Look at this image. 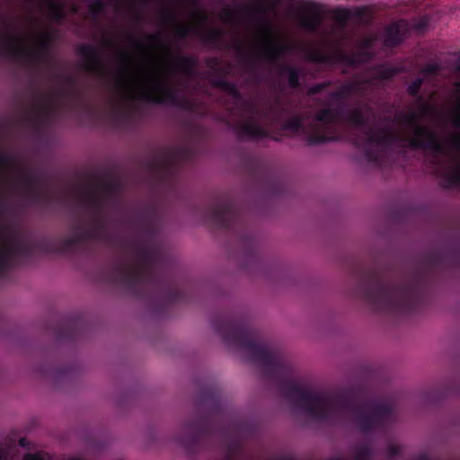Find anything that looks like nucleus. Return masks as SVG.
Here are the masks:
<instances>
[{"label":"nucleus","instance_id":"a878e982","mask_svg":"<svg viewBox=\"0 0 460 460\" xmlns=\"http://www.w3.org/2000/svg\"><path fill=\"white\" fill-rule=\"evenodd\" d=\"M453 124L456 129L460 128V104L457 106L456 111L454 112Z\"/></svg>","mask_w":460,"mask_h":460},{"label":"nucleus","instance_id":"f8f14e48","mask_svg":"<svg viewBox=\"0 0 460 460\" xmlns=\"http://www.w3.org/2000/svg\"><path fill=\"white\" fill-rule=\"evenodd\" d=\"M64 101L65 96L61 93L50 92L40 94L33 104L32 117L40 121L49 119Z\"/></svg>","mask_w":460,"mask_h":460},{"label":"nucleus","instance_id":"ddd939ff","mask_svg":"<svg viewBox=\"0 0 460 460\" xmlns=\"http://www.w3.org/2000/svg\"><path fill=\"white\" fill-rule=\"evenodd\" d=\"M83 66L85 70L100 74L103 69L102 49L98 46L83 45L80 48Z\"/></svg>","mask_w":460,"mask_h":460},{"label":"nucleus","instance_id":"f3484780","mask_svg":"<svg viewBox=\"0 0 460 460\" xmlns=\"http://www.w3.org/2000/svg\"><path fill=\"white\" fill-rule=\"evenodd\" d=\"M200 431V426L196 421H187L181 426L178 438L186 442L194 438Z\"/></svg>","mask_w":460,"mask_h":460},{"label":"nucleus","instance_id":"412c9836","mask_svg":"<svg viewBox=\"0 0 460 460\" xmlns=\"http://www.w3.org/2000/svg\"><path fill=\"white\" fill-rule=\"evenodd\" d=\"M10 253V249L6 245L0 244V273L7 266Z\"/></svg>","mask_w":460,"mask_h":460},{"label":"nucleus","instance_id":"7ed1b4c3","mask_svg":"<svg viewBox=\"0 0 460 460\" xmlns=\"http://www.w3.org/2000/svg\"><path fill=\"white\" fill-rule=\"evenodd\" d=\"M337 26L332 30L321 44L305 43L296 44L284 40L275 31L269 21H263L256 29L252 39V69L258 62L274 64L277 60L292 51H297L303 58L308 61L324 64L348 63L356 64L367 60L371 53L373 38H365L358 48V52L349 57L342 50V41L346 39L344 31L349 21L366 23L368 21L367 12L365 8L352 9L338 8L333 12Z\"/></svg>","mask_w":460,"mask_h":460},{"label":"nucleus","instance_id":"7c9ffc66","mask_svg":"<svg viewBox=\"0 0 460 460\" xmlns=\"http://www.w3.org/2000/svg\"><path fill=\"white\" fill-rule=\"evenodd\" d=\"M69 460H82V459H80V458H71Z\"/></svg>","mask_w":460,"mask_h":460},{"label":"nucleus","instance_id":"20e7f679","mask_svg":"<svg viewBox=\"0 0 460 460\" xmlns=\"http://www.w3.org/2000/svg\"><path fill=\"white\" fill-rule=\"evenodd\" d=\"M39 16L24 21L0 14V58L28 67L52 64L49 46L56 38L50 21L63 17L59 0H31Z\"/></svg>","mask_w":460,"mask_h":460},{"label":"nucleus","instance_id":"0eeeda50","mask_svg":"<svg viewBox=\"0 0 460 460\" xmlns=\"http://www.w3.org/2000/svg\"><path fill=\"white\" fill-rule=\"evenodd\" d=\"M42 181L17 156L0 153V198L18 195L30 200L41 199L45 191Z\"/></svg>","mask_w":460,"mask_h":460},{"label":"nucleus","instance_id":"6e6552de","mask_svg":"<svg viewBox=\"0 0 460 460\" xmlns=\"http://www.w3.org/2000/svg\"><path fill=\"white\" fill-rule=\"evenodd\" d=\"M234 102V129L242 139L261 138L267 135V126L275 120L268 106L243 99L234 85H227Z\"/></svg>","mask_w":460,"mask_h":460},{"label":"nucleus","instance_id":"9d476101","mask_svg":"<svg viewBox=\"0 0 460 460\" xmlns=\"http://www.w3.org/2000/svg\"><path fill=\"white\" fill-rule=\"evenodd\" d=\"M415 289L409 281H393L379 285L367 294L369 301L378 309L402 311L411 307Z\"/></svg>","mask_w":460,"mask_h":460},{"label":"nucleus","instance_id":"b1692460","mask_svg":"<svg viewBox=\"0 0 460 460\" xmlns=\"http://www.w3.org/2000/svg\"><path fill=\"white\" fill-rule=\"evenodd\" d=\"M354 454L356 460H364L368 455V449L365 447H359Z\"/></svg>","mask_w":460,"mask_h":460},{"label":"nucleus","instance_id":"c85d7f7f","mask_svg":"<svg viewBox=\"0 0 460 460\" xmlns=\"http://www.w3.org/2000/svg\"><path fill=\"white\" fill-rule=\"evenodd\" d=\"M24 442H25V439H24V438H21V439H20V441H19V443H20V445H21L22 447H24V446H25V443H24Z\"/></svg>","mask_w":460,"mask_h":460},{"label":"nucleus","instance_id":"bb28decb","mask_svg":"<svg viewBox=\"0 0 460 460\" xmlns=\"http://www.w3.org/2000/svg\"><path fill=\"white\" fill-rule=\"evenodd\" d=\"M23 460H47L40 454H27L24 456Z\"/></svg>","mask_w":460,"mask_h":460},{"label":"nucleus","instance_id":"4468645a","mask_svg":"<svg viewBox=\"0 0 460 460\" xmlns=\"http://www.w3.org/2000/svg\"><path fill=\"white\" fill-rule=\"evenodd\" d=\"M301 27L308 31H315L321 23L319 10L314 4H306L298 16Z\"/></svg>","mask_w":460,"mask_h":460},{"label":"nucleus","instance_id":"6ab92c4d","mask_svg":"<svg viewBox=\"0 0 460 460\" xmlns=\"http://www.w3.org/2000/svg\"><path fill=\"white\" fill-rule=\"evenodd\" d=\"M174 31L178 38L183 39L195 32L196 24L192 22L179 23L175 25Z\"/></svg>","mask_w":460,"mask_h":460},{"label":"nucleus","instance_id":"9b49d317","mask_svg":"<svg viewBox=\"0 0 460 460\" xmlns=\"http://www.w3.org/2000/svg\"><path fill=\"white\" fill-rule=\"evenodd\" d=\"M154 257V251L151 247L145 244L134 245L128 254L115 264L114 279L127 284L145 279Z\"/></svg>","mask_w":460,"mask_h":460},{"label":"nucleus","instance_id":"f03ea898","mask_svg":"<svg viewBox=\"0 0 460 460\" xmlns=\"http://www.w3.org/2000/svg\"><path fill=\"white\" fill-rule=\"evenodd\" d=\"M131 40L142 64L120 69L110 111L112 119L117 123L125 122L139 100L191 111L193 104L184 84L195 75L194 60L172 54L159 33L146 34L142 39Z\"/></svg>","mask_w":460,"mask_h":460},{"label":"nucleus","instance_id":"dca6fc26","mask_svg":"<svg viewBox=\"0 0 460 460\" xmlns=\"http://www.w3.org/2000/svg\"><path fill=\"white\" fill-rule=\"evenodd\" d=\"M233 215L234 208L228 202L219 203L210 210L211 218L222 226H226L227 221Z\"/></svg>","mask_w":460,"mask_h":460},{"label":"nucleus","instance_id":"423d86ee","mask_svg":"<svg viewBox=\"0 0 460 460\" xmlns=\"http://www.w3.org/2000/svg\"><path fill=\"white\" fill-rule=\"evenodd\" d=\"M290 411L297 417L314 421H334L350 417L355 427L368 431L382 423L391 408L375 403L352 411L347 400L338 394L305 393L296 390L288 396Z\"/></svg>","mask_w":460,"mask_h":460},{"label":"nucleus","instance_id":"2eb2a0df","mask_svg":"<svg viewBox=\"0 0 460 460\" xmlns=\"http://www.w3.org/2000/svg\"><path fill=\"white\" fill-rule=\"evenodd\" d=\"M408 30V23L400 21L390 25L386 30L385 43L386 46H394L401 42Z\"/></svg>","mask_w":460,"mask_h":460},{"label":"nucleus","instance_id":"1a4fd4ad","mask_svg":"<svg viewBox=\"0 0 460 460\" xmlns=\"http://www.w3.org/2000/svg\"><path fill=\"white\" fill-rule=\"evenodd\" d=\"M225 339L241 357L257 363L265 371L279 367V361L275 352L268 346L255 341L245 331L233 328Z\"/></svg>","mask_w":460,"mask_h":460},{"label":"nucleus","instance_id":"39448f33","mask_svg":"<svg viewBox=\"0 0 460 460\" xmlns=\"http://www.w3.org/2000/svg\"><path fill=\"white\" fill-rule=\"evenodd\" d=\"M119 188V181L111 177L95 183L69 186L63 190L61 201L89 218L75 224L58 241V251L73 252L85 242L103 235L106 225L103 211Z\"/></svg>","mask_w":460,"mask_h":460},{"label":"nucleus","instance_id":"cd10ccee","mask_svg":"<svg viewBox=\"0 0 460 460\" xmlns=\"http://www.w3.org/2000/svg\"><path fill=\"white\" fill-rule=\"evenodd\" d=\"M7 455L4 448L0 447V460H6Z\"/></svg>","mask_w":460,"mask_h":460},{"label":"nucleus","instance_id":"4be33fe9","mask_svg":"<svg viewBox=\"0 0 460 460\" xmlns=\"http://www.w3.org/2000/svg\"><path fill=\"white\" fill-rule=\"evenodd\" d=\"M397 73V68H381L376 73V75L379 79H388L391 76L396 75Z\"/></svg>","mask_w":460,"mask_h":460},{"label":"nucleus","instance_id":"f257e3e1","mask_svg":"<svg viewBox=\"0 0 460 460\" xmlns=\"http://www.w3.org/2000/svg\"><path fill=\"white\" fill-rule=\"evenodd\" d=\"M375 83V78H359L343 84L331 94L328 107L318 110L312 118L292 117L286 121L284 128L303 134L310 144H320L336 139L338 123L341 121L359 135L357 144L370 161H377L390 146L427 149L434 157L438 172L447 183H459L460 131H434L420 125L417 114L412 111L394 119H377L367 104L338 112L334 107L336 102L349 95L363 94Z\"/></svg>","mask_w":460,"mask_h":460},{"label":"nucleus","instance_id":"a211bd4d","mask_svg":"<svg viewBox=\"0 0 460 460\" xmlns=\"http://www.w3.org/2000/svg\"><path fill=\"white\" fill-rule=\"evenodd\" d=\"M280 74L281 75L288 77L290 86L296 87L298 85L299 71L296 68L286 66L280 69Z\"/></svg>","mask_w":460,"mask_h":460},{"label":"nucleus","instance_id":"c756f323","mask_svg":"<svg viewBox=\"0 0 460 460\" xmlns=\"http://www.w3.org/2000/svg\"><path fill=\"white\" fill-rule=\"evenodd\" d=\"M396 453H397V450L396 449H393L392 454H396Z\"/></svg>","mask_w":460,"mask_h":460},{"label":"nucleus","instance_id":"5701e85b","mask_svg":"<svg viewBox=\"0 0 460 460\" xmlns=\"http://www.w3.org/2000/svg\"><path fill=\"white\" fill-rule=\"evenodd\" d=\"M422 78H417L411 83V84L409 86V92L411 94L415 95L418 93L420 87L422 84Z\"/></svg>","mask_w":460,"mask_h":460},{"label":"nucleus","instance_id":"aec40b11","mask_svg":"<svg viewBox=\"0 0 460 460\" xmlns=\"http://www.w3.org/2000/svg\"><path fill=\"white\" fill-rule=\"evenodd\" d=\"M187 155V150L183 147L174 148L168 151L164 157L163 163L169 164L178 158H183Z\"/></svg>","mask_w":460,"mask_h":460},{"label":"nucleus","instance_id":"393cba45","mask_svg":"<svg viewBox=\"0 0 460 460\" xmlns=\"http://www.w3.org/2000/svg\"><path fill=\"white\" fill-rule=\"evenodd\" d=\"M438 69L439 66L438 64H429L422 70V73L425 75H432L437 73Z\"/></svg>","mask_w":460,"mask_h":460}]
</instances>
